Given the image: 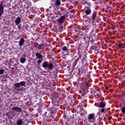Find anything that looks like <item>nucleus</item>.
Listing matches in <instances>:
<instances>
[{"instance_id": "obj_1", "label": "nucleus", "mask_w": 125, "mask_h": 125, "mask_svg": "<svg viewBox=\"0 0 125 125\" xmlns=\"http://www.w3.org/2000/svg\"><path fill=\"white\" fill-rule=\"evenodd\" d=\"M42 67H43V68H48V69L51 70L52 68H53V63H48L46 61L42 63Z\"/></svg>"}, {"instance_id": "obj_2", "label": "nucleus", "mask_w": 125, "mask_h": 125, "mask_svg": "<svg viewBox=\"0 0 125 125\" xmlns=\"http://www.w3.org/2000/svg\"><path fill=\"white\" fill-rule=\"evenodd\" d=\"M88 121L90 123H93L95 121V114L91 113L88 116Z\"/></svg>"}, {"instance_id": "obj_3", "label": "nucleus", "mask_w": 125, "mask_h": 125, "mask_svg": "<svg viewBox=\"0 0 125 125\" xmlns=\"http://www.w3.org/2000/svg\"><path fill=\"white\" fill-rule=\"evenodd\" d=\"M20 85L21 86H25L26 83L24 81H21L20 83H17L14 84V86H15V87H20Z\"/></svg>"}, {"instance_id": "obj_4", "label": "nucleus", "mask_w": 125, "mask_h": 125, "mask_svg": "<svg viewBox=\"0 0 125 125\" xmlns=\"http://www.w3.org/2000/svg\"><path fill=\"white\" fill-rule=\"evenodd\" d=\"M65 19H66V16H62L61 18H60L58 20V22L59 24H62L64 22V21H65Z\"/></svg>"}, {"instance_id": "obj_5", "label": "nucleus", "mask_w": 125, "mask_h": 125, "mask_svg": "<svg viewBox=\"0 0 125 125\" xmlns=\"http://www.w3.org/2000/svg\"><path fill=\"white\" fill-rule=\"evenodd\" d=\"M21 19L20 17H18L16 18L15 21H14L16 25H19V24H20V23L21 22Z\"/></svg>"}, {"instance_id": "obj_6", "label": "nucleus", "mask_w": 125, "mask_h": 125, "mask_svg": "<svg viewBox=\"0 0 125 125\" xmlns=\"http://www.w3.org/2000/svg\"><path fill=\"white\" fill-rule=\"evenodd\" d=\"M3 9H4V7L2 4H0V16H1L3 14Z\"/></svg>"}, {"instance_id": "obj_7", "label": "nucleus", "mask_w": 125, "mask_h": 125, "mask_svg": "<svg viewBox=\"0 0 125 125\" xmlns=\"http://www.w3.org/2000/svg\"><path fill=\"white\" fill-rule=\"evenodd\" d=\"M12 110L15 111V112H22V109L18 107H14L12 108Z\"/></svg>"}, {"instance_id": "obj_8", "label": "nucleus", "mask_w": 125, "mask_h": 125, "mask_svg": "<svg viewBox=\"0 0 125 125\" xmlns=\"http://www.w3.org/2000/svg\"><path fill=\"white\" fill-rule=\"evenodd\" d=\"M24 42H25V40L24 38H21L19 42V45L20 46H22V45L24 44Z\"/></svg>"}, {"instance_id": "obj_9", "label": "nucleus", "mask_w": 125, "mask_h": 125, "mask_svg": "<svg viewBox=\"0 0 125 125\" xmlns=\"http://www.w3.org/2000/svg\"><path fill=\"white\" fill-rule=\"evenodd\" d=\"M85 13L87 15H89L91 13V9L90 8L87 7L86 9L85 10Z\"/></svg>"}, {"instance_id": "obj_10", "label": "nucleus", "mask_w": 125, "mask_h": 125, "mask_svg": "<svg viewBox=\"0 0 125 125\" xmlns=\"http://www.w3.org/2000/svg\"><path fill=\"white\" fill-rule=\"evenodd\" d=\"M97 14V13L96 12V11H94L92 13V20H95V18H96Z\"/></svg>"}, {"instance_id": "obj_11", "label": "nucleus", "mask_w": 125, "mask_h": 125, "mask_svg": "<svg viewBox=\"0 0 125 125\" xmlns=\"http://www.w3.org/2000/svg\"><path fill=\"white\" fill-rule=\"evenodd\" d=\"M21 63H25L26 62V56H24V57H22L21 58L20 60Z\"/></svg>"}, {"instance_id": "obj_12", "label": "nucleus", "mask_w": 125, "mask_h": 125, "mask_svg": "<svg viewBox=\"0 0 125 125\" xmlns=\"http://www.w3.org/2000/svg\"><path fill=\"white\" fill-rule=\"evenodd\" d=\"M36 57H37V58H38V59H41V58H42V55L40 54V53H36Z\"/></svg>"}, {"instance_id": "obj_13", "label": "nucleus", "mask_w": 125, "mask_h": 125, "mask_svg": "<svg viewBox=\"0 0 125 125\" xmlns=\"http://www.w3.org/2000/svg\"><path fill=\"white\" fill-rule=\"evenodd\" d=\"M105 106H106V104H105V103H104V102H101L100 104V108H104V107H105Z\"/></svg>"}, {"instance_id": "obj_14", "label": "nucleus", "mask_w": 125, "mask_h": 125, "mask_svg": "<svg viewBox=\"0 0 125 125\" xmlns=\"http://www.w3.org/2000/svg\"><path fill=\"white\" fill-rule=\"evenodd\" d=\"M118 47L120 49H122V48H125V45H124V44L120 43L118 45Z\"/></svg>"}, {"instance_id": "obj_15", "label": "nucleus", "mask_w": 125, "mask_h": 125, "mask_svg": "<svg viewBox=\"0 0 125 125\" xmlns=\"http://www.w3.org/2000/svg\"><path fill=\"white\" fill-rule=\"evenodd\" d=\"M54 12L55 13V14L57 15L60 14V12L59 11V10H58V9H55L54 10Z\"/></svg>"}, {"instance_id": "obj_16", "label": "nucleus", "mask_w": 125, "mask_h": 125, "mask_svg": "<svg viewBox=\"0 0 125 125\" xmlns=\"http://www.w3.org/2000/svg\"><path fill=\"white\" fill-rule=\"evenodd\" d=\"M42 46H43V45L40 44V45H38V46L37 47V48L39 49V50H41L43 48Z\"/></svg>"}, {"instance_id": "obj_17", "label": "nucleus", "mask_w": 125, "mask_h": 125, "mask_svg": "<svg viewBox=\"0 0 125 125\" xmlns=\"http://www.w3.org/2000/svg\"><path fill=\"white\" fill-rule=\"evenodd\" d=\"M61 4V2L60 0H56V5H60Z\"/></svg>"}, {"instance_id": "obj_18", "label": "nucleus", "mask_w": 125, "mask_h": 125, "mask_svg": "<svg viewBox=\"0 0 125 125\" xmlns=\"http://www.w3.org/2000/svg\"><path fill=\"white\" fill-rule=\"evenodd\" d=\"M42 60L43 59H40L39 60H38L37 61V63H38V65H40V64H41V63H42Z\"/></svg>"}, {"instance_id": "obj_19", "label": "nucleus", "mask_w": 125, "mask_h": 125, "mask_svg": "<svg viewBox=\"0 0 125 125\" xmlns=\"http://www.w3.org/2000/svg\"><path fill=\"white\" fill-rule=\"evenodd\" d=\"M22 121L21 120H19L17 121V124L18 125H22Z\"/></svg>"}, {"instance_id": "obj_20", "label": "nucleus", "mask_w": 125, "mask_h": 125, "mask_svg": "<svg viewBox=\"0 0 125 125\" xmlns=\"http://www.w3.org/2000/svg\"><path fill=\"white\" fill-rule=\"evenodd\" d=\"M122 112L123 114H125V107H122L121 109Z\"/></svg>"}, {"instance_id": "obj_21", "label": "nucleus", "mask_w": 125, "mask_h": 125, "mask_svg": "<svg viewBox=\"0 0 125 125\" xmlns=\"http://www.w3.org/2000/svg\"><path fill=\"white\" fill-rule=\"evenodd\" d=\"M62 50H63V51H68V49L67 48V47L64 46L63 47H62Z\"/></svg>"}, {"instance_id": "obj_22", "label": "nucleus", "mask_w": 125, "mask_h": 125, "mask_svg": "<svg viewBox=\"0 0 125 125\" xmlns=\"http://www.w3.org/2000/svg\"><path fill=\"white\" fill-rule=\"evenodd\" d=\"M4 73V70L3 69H0V75H2Z\"/></svg>"}, {"instance_id": "obj_23", "label": "nucleus", "mask_w": 125, "mask_h": 125, "mask_svg": "<svg viewBox=\"0 0 125 125\" xmlns=\"http://www.w3.org/2000/svg\"><path fill=\"white\" fill-rule=\"evenodd\" d=\"M101 112L102 113H106V112L105 111V109H104V108H102L101 109Z\"/></svg>"}, {"instance_id": "obj_24", "label": "nucleus", "mask_w": 125, "mask_h": 125, "mask_svg": "<svg viewBox=\"0 0 125 125\" xmlns=\"http://www.w3.org/2000/svg\"><path fill=\"white\" fill-rule=\"evenodd\" d=\"M18 29H21V25H18Z\"/></svg>"}, {"instance_id": "obj_25", "label": "nucleus", "mask_w": 125, "mask_h": 125, "mask_svg": "<svg viewBox=\"0 0 125 125\" xmlns=\"http://www.w3.org/2000/svg\"><path fill=\"white\" fill-rule=\"evenodd\" d=\"M86 86H87V87H88V83H86Z\"/></svg>"}, {"instance_id": "obj_26", "label": "nucleus", "mask_w": 125, "mask_h": 125, "mask_svg": "<svg viewBox=\"0 0 125 125\" xmlns=\"http://www.w3.org/2000/svg\"><path fill=\"white\" fill-rule=\"evenodd\" d=\"M105 89H109V87H107V86H106V87H105Z\"/></svg>"}, {"instance_id": "obj_27", "label": "nucleus", "mask_w": 125, "mask_h": 125, "mask_svg": "<svg viewBox=\"0 0 125 125\" xmlns=\"http://www.w3.org/2000/svg\"><path fill=\"white\" fill-rule=\"evenodd\" d=\"M51 114H54V111H51Z\"/></svg>"}, {"instance_id": "obj_28", "label": "nucleus", "mask_w": 125, "mask_h": 125, "mask_svg": "<svg viewBox=\"0 0 125 125\" xmlns=\"http://www.w3.org/2000/svg\"><path fill=\"white\" fill-rule=\"evenodd\" d=\"M34 1H38L39 0H33Z\"/></svg>"}, {"instance_id": "obj_29", "label": "nucleus", "mask_w": 125, "mask_h": 125, "mask_svg": "<svg viewBox=\"0 0 125 125\" xmlns=\"http://www.w3.org/2000/svg\"><path fill=\"white\" fill-rule=\"evenodd\" d=\"M52 7V6H50L49 7V8H51Z\"/></svg>"}, {"instance_id": "obj_30", "label": "nucleus", "mask_w": 125, "mask_h": 125, "mask_svg": "<svg viewBox=\"0 0 125 125\" xmlns=\"http://www.w3.org/2000/svg\"><path fill=\"white\" fill-rule=\"evenodd\" d=\"M0 17H1V16H0Z\"/></svg>"}]
</instances>
